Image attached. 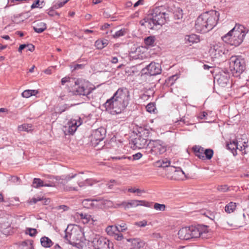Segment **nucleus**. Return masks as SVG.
Instances as JSON below:
<instances>
[{
    "label": "nucleus",
    "mask_w": 249,
    "mask_h": 249,
    "mask_svg": "<svg viewBox=\"0 0 249 249\" xmlns=\"http://www.w3.org/2000/svg\"><path fill=\"white\" fill-rule=\"evenodd\" d=\"M31 129V125L29 124H23L18 126V130L19 131H28Z\"/></svg>",
    "instance_id": "37998d69"
},
{
    "label": "nucleus",
    "mask_w": 249,
    "mask_h": 249,
    "mask_svg": "<svg viewBox=\"0 0 249 249\" xmlns=\"http://www.w3.org/2000/svg\"><path fill=\"white\" fill-rule=\"evenodd\" d=\"M125 32H126L125 29H122L119 31L116 32L115 33L114 35H113L112 36L113 38H118L120 36H124L125 34Z\"/></svg>",
    "instance_id": "ea45409f"
},
{
    "label": "nucleus",
    "mask_w": 249,
    "mask_h": 249,
    "mask_svg": "<svg viewBox=\"0 0 249 249\" xmlns=\"http://www.w3.org/2000/svg\"><path fill=\"white\" fill-rule=\"evenodd\" d=\"M166 206L164 204H161L155 203L154 205V208L157 211H164L165 210Z\"/></svg>",
    "instance_id": "58836bf2"
},
{
    "label": "nucleus",
    "mask_w": 249,
    "mask_h": 249,
    "mask_svg": "<svg viewBox=\"0 0 249 249\" xmlns=\"http://www.w3.org/2000/svg\"><path fill=\"white\" fill-rule=\"evenodd\" d=\"M70 0H65L63 1H58L53 5V8L55 9H58L62 7L65 4L67 3Z\"/></svg>",
    "instance_id": "49530a36"
},
{
    "label": "nucleus",
    "mask_w": 249,
    "mask_h": 249,
    "mask_svg": "<svg viewBox=\"0 0 249 249\" xmlns=\"http://www.w3.org/2000/svg\"><path fill=\"white\" fill-rule=\"evenodd\" d=\"M146 149L148 154L158 156L166 152V147L160 140L150 141L148 147H146Z\"/></svg>",
    "instance_id": "0eeeda50"
},
{
    "label": "nucleus",
    "mask_w": 249,
    "mask_h": 249,
    "mask_svg": "<svg viewBox=\"0 0 249 249\" xmlns=\"http://www.w3.org/2000/svg\"><path fill=\"white\" fill-rule=\"evenodd\" d=\"M228 51L222 42L213 41L210 43L209 53L212 58H219Z\"/></svg>",
    "instance_id": "423d86ee"
},
{
    "label": "nucleus",
    "mask_w": 249,
    "mask_h": 249,
    "mask_svg": "<svg viewBox=\"0 0 249 249\" xmlns=\"http://www.w3.org/2000/svg\"><path fill=\"white\" fill-rule=\"evenodd\" d=\"M75 87L74 92L75 94L86 96L89 95L94 89L89 87V84L81 80L77 79L75 81Z\"/></svg>",
    "instance_id": "1a4fd4ad"
},
{
    "label": "nucleus",
    "mask_w": 249,
    "mask_h": 249,
    "mask_svg": "<svg viewBox=\"0 0 249 249\" xmlns=\"http://www.w3.org/2000/svg\"><path fill=\"white\" fill-rule=\"evenodd\" d=\"M25 49H27V51L33 52L35 50V46L32 44H28L26 45V48Z\"/></svg>",
    "instance_id": "bf43d9fd"
},
{
    "label": "nucleus",
    "mask_w": 249,
    "mask_h": 249,
    "mask_svg": "<svg viewBox=\"0 0 249 249\" xmlns=\"http://www.w3.org/2000/svg\"><path fill=\"white\" fill-rule=\"evenodd\" d=\"M236 208V204L233 202H230L225 207V211L227 213H230L234 211Z\"/></svg>",
    "instance_id": "bb28decb"
},
{
    "label": "nucleus",
    "mask_w": 249,
    "mask_h": 249,
    "mask_svg": "<svg viewBox=\"0 0 249 249\" xmlns=\"http://www.w3.org/2000/svg\"><path fill=\"white\" fill-rule=\"evenodd\" d=\"M155 42L154 36H149L144 39V43L147 46H153Z\"/></svg>",
    "instance_id": "f704fd0d"
},
{
    "label": "nucleus",
    "mask_w": 249,
    "mask_h": 249,
    "mask_svg": "<svg viewBox=\"0 0 249 249\" xmlns=\"http://www.w3.org/2000/svg\"><path fill=\"white\" fill-rule=\"evenodd\" d=\"M236 144H237V148L236 149H239L240 151H242L244 150V147L243 145H245L246 144V141H236Z\"/></svg>",
    "instance_id": "09e8293b"
},
{
    "label": "nucleus",
    "mask_w": 249,
    "mask_h": 249,
    "mask_svg": "<svg viewBox=\"0 0 249 249\" xmlns=\"http://www.w3.org/2000/svg\"><path fill=\"white\" fill-rule=\"evenodd\" d=\"M130 94L126 88H119L104 104V107L110 114H119L123 111L129 104Z\"/></svg>",
    "instance_id": "f257e3e1"
},
{
    "label": "nucleus",
    "mask_w": 249,
    "mask_h": 249,
    "mask_svg": "<svg viewBox=\"0 0 249 249\" xmlns=\"http://www.w3.org/2000/svg\"><path fill=\"white\" fill-rule=\"evenodd\" d=\"M150 131L148 129H141V131L138 132L137 137L132 141L135 148L141 149L148 147L147 140Z\"/></svg>",
    "instance_id": "39448f33"
},
{
    "label": "nucleus",
    "mask_w": 249,
    "mask_h": 249,
    "mask_svg": "<svg viewBox=\"0 0 249 249\" xmlns=\"http://www.w3.org/2000/svg\"><path fill=\"white\" fill-rule=\"evenodd\" d=\"M247 32L241 25H236L227 35L223 40L231 45L238 46L243 41Z\"/></svg>",
    "instance_id": "f03ea898"
},
{
    "label": "nucleus",
    "mask_w": 249,
    "mask_h": 249,
    "mask_svg": "<svg viewBox=\"0 0 249 249\" xmlns=\"http://www.w3.org/2000/svg\"><path fill=\"white\" fill-rule=\"evenodd\" d=\"M231 71L233 74L238 75L242 73L245 68V60L241 56H232L229 59Z\"/></svg>",
    "instance_id": "20e7f679"
},
{
    "label": "nucleus",
    "mask_w": 249,
    "mask_h": 249,
    "mask_svg": "<svg viewBox=\"0 0 249 249\" xmlns=\"http://www.w3.org/2000/svg\"><path fill=\"white\" fill-rule=\"evenodd\" d=\"M208 115V113L205 112H203V122H208V123H212L213 122L215 118L214 117L211 116L209 118H208L207 116Z\"/></svg>",
    "instance_id": "79ce46f5"
},
{
    "label": "nucleus",
    "mask_w": 249,
    "mask_h": 249,
    "mask_svg": "<svg viewBox=\"0 0 249 249\" xmlns=\"http://www.w3.org/2000/svg\"><path fill=\"white\" fill-rule=\"evenodd\" d=\"M170 161L167 160H163L160 164V166L163 167H168L170 165Z\"/></svg>",
    "instance_id": "4d7b16f0"
},
{
    "label": "nucleus",
    "mask_w": 249,
    "mask_h": 249,
    "mask_svg": "<svg viewBox=\"0 0 249 249\" xmlns=\"http://www.w3.org/2000/svg\"><path fill=\"white\" fill-rule=\"evenodd\" d=\"M41 245L45 248H50L53 245L52 240L47 237L44 236L40 239Z\"/></svg>",
    "instance_id": "a878e982"
},
{
    "label": "nucleus",
    "mask_w": 249,
    "mask_h": 249,
    "mask_svg": "<svg viewBox=\"0 0 249 249\" xmlns=\"http://www.w3.org/2000/svg\"><path fill=\"white\" fill-rule=\"evenodd\" d=\"M227 147L228 149L231 150L232 152H233V151L236 150L237 147L236 141H233L232 142H231L230 143H228L227 144Z\"/></svg>",
    "instance_id": "e433bc0d"
},
{
    "label": "nucleus",
    "mask_w": 249,
    "mask_h": 249,
    "mask_svg": "<svg viewBox=\"0 0 249 249\" xmlns=\"http://www.w3.org/2000/svg\"><path fill=\"white\" fill-rule=\"evenodd\" d=\"M80 217L81 219H83V222L84 224L89 223L92 219L91 215L86 213H80Z\"/></svg>",
    "instance_id": "72a5a7b5"
},
{
    "label": "nucleus",
    "mask_w": 249,
    "mask_h": 249,
    "mask_svg": "<svg viewBox=\"0 0 249 249\" xmlns=\"http://www.w3.org/2000/svg\"><path fill=\"white\" fill-rule=\"evenodd\" d=\"M38 92L37 90L27 89L25 90L21 94L22 96L24 98H29L33 95H36Z\"/></svg>",
    "instance_id": "cd10ccee"
},
{
    "label": "nucleus",
    "mask_w": 249,
    "mask_h": 249,
    "mask_svg": "<svg viewBox=\"0 0 249 249\" xmlns=\"http://www.w3.org/2000/svg\"><path fill=\"white\" fill-rule=\"evenodd\" d=\"M119 228L118 226L109 225L108 226L106 229V231L107 234L111 236H113L116 232H118Z\"/></svg>",
    "instance_id": "5701e85b"
},
{
    "label": "nucleus",
    "mask_w": 249,
    "mask_h": 249,
    "mask_svg": "<svg viewBox=\"0 0 249 249\" xmlns=\"http://www.w3.org/2000/svg\"><path fill=\"white\" fill-rule=\"evenodd\" d=\"M217 189L221 192H226L229 190V187L227 185H218Z\"/></svg>",
    "instance_id": "8fccbe9b"
},
{
    "label": "nucleus",
    "mask_w": 249,
    "mask_h": 249,
    "mask_svg": "<svg viewBox=\"0 0 249 249\" xmlns=\"http://www.w3.org/2000/svg\"><path fill=\"white\" fill-rule=\"evenodd\" d=\"M114 237V239L117 241H121L122 240L123 238V235L121 233H116L113 236Z\"/></svg>",
    "instance_id": "5fc2aeb1"
},
{
    "label": "nucleus",
    "mask_w": 249,
    "mask_h": 249,
    "mask_svg": "<svg viewBox=\"0 0 249 249\" xmlns=\"http://www.w3.org/2000/svg\"><path fill=\"white\" fill-rule=\"evenodd\" d=\"M77 176L76 174H71L66 176H62L60 177H55L54 178L59 183L63 185L66 184L71 179L75 178Z\"/></svg>",
    "instance_id": "a211bd4d"
},
{
    "label": "nucleus",
    "mask_w": 249,
    "mask_h": 249,
    "mask_svg": "<svg viewBox=\"0 0 249 249\" xmlns=\"http://www.w3.org/2000/svg\"><path fill=\"white\" fill-rule=\"evenodd\" d=\"M86 185H88L89 186H91L93 183V180L91 179H86L85 180Z\"/></svg>",
    "instance_id": "0e129e2a"
},
{
    "label": "nucleus",
    "mask_w": 249,
    "mask_h": 249,
    "mask_svg": "<svg viewBox=\"0 0 249 249\" xmlns=\"http://www.w3.org/2000/svg\"><path fill=\"white\" fill-rule=\"evenodd\" d=\"M33 241L31 240L24 241L21 243L22 249H34Z\"/></svg>",
    "instance_id": "c756f323"
},
{
    "label": "nucleus",
    "mask_w": 249,
    "mask_h": 249,
    "mask_svg": "<svg viewBox=\"0 0 249 249\" xmlns=\"http://www.w3.org/2000/svg\"><path fill=\"white\" fill-rule=\"evenodd\" d=\"M174 15L176 19H181L183 17L182 10L179 8H178L174 13Z\"/></svg>",
    "instance_id": "4c0bfd02"
},
{
    "label": "nucleus",
    "mask_w": 249,
    "mask_h": 249,
    "mask_svg": "<svg viewBox=\"0 0 249 249\" xmlns=\"http://www.w3.org/2000/svg\"><path fill=\"white\" fill-rule=\"evenodd\" d=\"M218 15L219 14L214 10H211L203 13V20H205V25H204L205 32H209L215 26L218 19Z\"/></svg>",
    "instance_id": "6e6552de"
},
{
    "label": "nucleus",
    "mask_w": 249,
    "mask_h": 249,
    "mask_svg": "<svg viewBox=\"0 0 249 249\" xmlns=\"http://www.w3.org/2000/svg\"><path fill=\"white\" fill-rule=\"evenodd\" d=\"M146 110L149 112H154L156 109L155 104L152 103H149L146 106Z\"/></svg>",
    "instance_id": "a18cd8bd"
},
{
    "label": "nucleus",
    "mask_w": 249,
    "mask_h": 249,
    "mask_svg": "<svg viewBox=\"0 0 249 249\" xmlns=\"http://www.w3.org/2000/svg\"><path fill=\"white\" fill-rule=\"evenodd\" d=\"M43 3V0H37L32 4L31 8V9H34L35 8H41L42 6H40V5H42Z\"/></svg>",
    "instance_id": "a19ab883"
},
{
    "label": "nucleus",
    "mask_w": 249,
    "mask_h": 249,
    "mask_svg": "<svg viewBox=\"0 0 249 249\" xmlns=\"http://www.w3.org/2000/svg\"><path fill=\"white\" fill-rule=\"evenodd\" d=\"M64 189L66 191H77V189L76 188L74 187H70V186H66L64 188Z\"/></svg>",
    "instance_id": "69168bd1"
},
{
    "label": "nucleus",
    "mask_w": 249,
    "mask_h": 249,
    "mask_svg": "<svg viewBox=\"0 0 249 249\" xmlns=\"http://www.w3.org/2000/svg\"><path fill=\"white\" fill-rule=\"evenodd\" d=\"M195 27L198 32H201L202 31V17L201 15L199 16L196 21Z\"/></svg>",
    "instance_id": "c85d7f7f"
},
{
    "label": "nucleus",
    "mask_w": 249,
    "mask_h": 249,
    "mask_svg": "<svg viewBox=\"0 0 249 249\" xmlns=\"http://www.w3.org/2000/svg\"><path fill=\"white\" fill-rule=\"evenodd\" d=\"M65 235L64 238L70 244L74 245L76 244V242L80 240L79 232L76 229H72L70 231H69V227L65 231Z\"/></svg>",
    "instance_id": "f8f14e48"
},
{
    "label": "nucleus",
    "mask_w": 249,
    "mask_h": 249,
    "mask_svg": "<svg viewBox=\"0 0 249 249\" xmlns=\"http://www.w3.org/2000/svg\"><path fill=\"white\" fill-rule=\"evenodd\" d=\"M142 157V154L138 152L133 155V159L134 160H139Z\"/></svg>",
    "instance_id": "680f3d73"
},
{
    "label": "nucleus",
    "mask_w": 249,
    "mask_h": 249,
    "mask_svg": "<svg viewBox=\"0 0 249 249\" xmlns=\"http://www.w3.org/2000/svg\"><path fill=\"white\" fill-rule=\"evenodd\" d=\"M207 226L203 225V238H210L212 236V232L209 229Z\"/></svg>",
    "instance_id": "473e14b6"
},
{
    "label": "nucleus",
    "mask_w": 249,
    "mask_h": 249,
    "mask_svg": "<svg viewBox=\"0 0 249 249\" xmlns=\"http://www.w3.org/2000/svg\"><path fill=\"white\" fill-rule=\"evenodd\" d=\"M106 130L103 127H100L93 131L91 136L96 141H102L106 134Z\"/></svg>",
    "instance_id": "f3484780"
},
{
    "label": "nucleus",
    "mask_w": 249,
    "mask_h": 249,
    "mask_svg": "<svg viewBox=\"0 0 249 249\" xmlns=\"http://www.w3.org/2000/svg\"><path fill=\"white\" fill-rule=\"evenodd\" d=\"M149 15L152 18L154 24L162 25L166 21V13L162 12L161 8L158 7L154 8L150 11Z\"/></svg>",
    "instance_id": "9d476101"
},
{
    "label": "nucleus",
    "mask_w": 249,
    "mask_h": 249,
    "mask_svg": "<svg viewBox=\"0 0 249 249\" xmlns=\"http://www.w3.org/2000/svg\"><path fill=\"white\" fill-rule=\"evenodd\" d=\"M147 221L144 220L141 221L136 222L135 225L140 227H144L147 225Z\"/></svg>",
    "instance_id": "6e6d98bb"
},
{
    "label": "nucleus",
    "mask_w": 249,
    "mask_h": 249,
    "mask_svg": "<svg viewBox=\"0 0 249 249\" xmlns=\"http://www.w3.org/2000/svg\"><path fill=\"white\" fill-rule=\"evenodd\" d=\"M229 75L228 73H220L215 76L214 80H216L217 84L221 87H225L229 82Z\"/></svg>",
    "instance_id": "2eb2a0df"
},
{
    "label": "nucleus",
    "mask_w": 249,
    "mask_h": 249,
    "mask_svg": "<svg viewBox=\"0 0 249 249\" xmlns=\"http://www.w3.org/2000/svg\"><path fill=\"white\" fill-rule=\"evenodd\" d=\"M102 200L99 199H85L84 200H83V201L82 202V204H83V205L85 207H86L87 208H90L91 207H94V202L96 201V202H98V201H101Z\"/></svg>",
    "instance_id": "393cba45"
},
{
    "label": "nucleus",
    "mask_w": 249,
    "mask_h": 249,
    "mask_svg": "<svg viewBox=\"0 0 249 249\" xmlns=\"http://www.w3.org/2000/svg\"><path fill=\"white\" fill-rule=\"evenodd\" d=\"M143 2V0H139L134 4V7H137L140 4H142Z\"/></svg>",
    "instance_id": "774afa93"
},
{
    "label": "nucleus",
    "mask_w": 249,
    "mask_h": 249,
    "mask_svg": "<svg viewBox=\"0 0 249 249\" xmlns=\"http://www.w3.org/2000/svg\"><path fill=\"white\" fill-rule=\"evenodd\" d=\"M244 150L242 152L244 154H246L249 153V145L247 143L245 145H243Z\"/></svg>",
    "instance_id": "052dcab7"
},
{
    "label": "nucleus",
    "mask_w": 249,
    "mask_h": 249,
    "mask_svg": "<svg viewBox=\"0 0 249 249\" xmlns=\"http://www.w3.org/2000/svg\"><path fill=\"white\" fill-rule=\"evenodd\" d=\"M44 181L40 178H35L33 182V186L36 188L43 187Z\"/></svg>",
    "instance_id": "2f4dec72"
},
{
    "label": "nucleus",
    "mask_w": 249,
    "mask_h": 249,
    "mask_svg": "<svg viewBox=\"0 0 249 249\" xmlns=\"http://www.w3.org/2000/svg\"><path fill=\"white\" fill-rule=\"evenodd\" d=\"M70 78L69 77H65L61 79V84L64 85L66 83L70 82Z\"/></svg>",
    "instance_id": "e2e57ef3"
},
{
    "label": "nucleus",
    "mask_w": 249,
    "mask_h": 249,
    "mask_svg": "<svg viewBox=\"0 0 249 249\" xmlns=\"http://www.w3.org/2000/svg\"><path fill=\"white\" fill-rule=\"evenodd\" d=\"M203 154L205 155L206 158L208 160H210L213 156V151L211 149H206Z\"/></svg>",
    "instance_id": "c9c22d12"
},
{
    "label": "nucleus",
    "mask_w": 249,
    "mask_h": 249,
    "mask_svg": "<svg viewBox=\"0 0 249 249\" xmlns=\"http://www.w3.org/2000/svg\"><path fill=\"white\" fill-rule=\"evenodd\" d=\"M46 24L42 22H35L33 29L37 33H42L46 29Z\"/></svg>",
    "instance_id": "aec40b11"
},
{
    "label": "nucleus",
    "mask_w": 249,
    "mask_h": 249,
    "mask_svg": "<svg viewBox=\"0 0 249 249\" xmlns=\"http://www.w3.org/2000/svg\"><path fill=\"white\" fill-rule=\"evenodd\" d=\"M201 226L198 227L191 226L183 227L178 232V237L181 240H189L200 237L202 234Z\"/></svg>",
    "instance_id": "7ed1b4c3"
},
{
    "label": "nucleus",
    "mask_w": 249,
    "mask_h": 249,
    "mask_svg": "<svg viewBox=\"0 0 249 249\" xmlns=\"http://www.w3.org/2000/svg\"><path fill=\"white\" fill-rule=\"evenodd\" d=\"M82 123V121L80 117H77V119L71 120L68 123V126H65V131H67L70 134L72 135L77 130V127Z\"/></svg>",
    "instance_id": "ddd939ff"
},
{
    "label": "nucleus",
    "mask_w": 249,
    "mask_h": 249,
    "mask_svg": "<svg viewBox=\"0 0 249 249\" xmlns=\"http://www.w3.org/2000/svg\"><path fill=\"white\" fill-rule=\"evenodd\" d=\"M92 244L94 249H114L113 242L102 236L95 237Z\"/></svg>",
    "instance_id": "9b49d317"
},
{
    "label": "nucleus",
    "mask_w": 249,
    "mask_h": 249,
    "mask_svg": "<svg viewBox=\"0 0 249 249\" xmlns=\"http://www.w3.org/2000/svg\"><path fill=\"white\" fill-rule=\"evenodd\" d=\"M0 231L3 234L8 235L12 231V227L9 222H3L0 225Z\"/></svg>",
    "instance_id": "6ab92c4d"
},
{
    "label": "nucleus",
    "mask_w": 249,
    "mask_h": 249,
    "mask_svg": "<svg viewBox=\"0 0 249 249\" xmlns=\"http://www.w3.org/2000/svg\"><path fill=\"white\" fill-rule=\"evenodd\" d=\"M127 241L131 243V249H140L145 245V243L138 238L127 239Z\"/></svg>",
    "instance_id": "dca6fc26"
},
{
    "label": "nucleus",
    "mask_w": 249,
    "mask_h": 249,
    "mask_svg": "<svg viewBox=\"0 0 249 249\" xmlns=\"http://www.w3.org/2000/svg\"><path fill=\"white\" fill-rule=\"evenodd\" d=\"M26 233L29 234L30 236L33 237L37 233L36 229L28 228L26 229Z\"/></svg>",
    "instance_id": "de8ad7c7"
},
{
    "label": "nucleus",
    "mask_w": 249,
    "mask_h": 249,
    "mask_svg": "<svg viewBox=\"0 0 249 249\" xmlns=\"http://www.w3.org/2000/svg\"><path fill=\"white\" fill-rule=\"evenodd\" d=\"M120 206H122L125 209H129L131 207H136L139 206L138 200H132L128 202H123Z\"/></svg>",
    "instance_id": "412c9836"
},
{
    "label": "nucleus",
    "mask_w": 249,
    "mask_h": 249,
    "mask_svg": "<svg viewBox=\"0 0 249 249\" xmlns=\"http://www.w3.org/2000/svg\"><path fill=\"white\" fill-rule=\"evenodd\" d=\"M139 206H143L146 207H150L151 203L145 200H138Z\"/></svg>",
    "instance_id": "603ef678"
},
{
    "label": "nucleus",
    "mask_w": 249,
    "mask_h": 249,
    "mask_svg": "<svg viewBox=\"0 0 249 249\" xmlns=\"http://www.w3.org/2000/svg\"><path fill=\"white\" fill-rule=\"evenodd\" d=\"M85 67L84 64H75L71 67L72 71L78 70L80 69H83Z\"/></svg>",
    "instance_id": "3c124183"
},
{
    "label": "nucleus",
    "mask_w": 249,
    "mask_h": 249,
    "mask_svg": "<svg viewBox=\"0 0 249 249\" xmlns=\"http://www.w3.org/2000/svg\"><path fill=\"white\" fill-rule=\"evenodd\" d=\"M201 148V147L199 145H195L192 148V150L195 154V156H197L200 159H201L202 157L201 152L200 151ZM201 151H202V150H201Z\"/></svg>",
    "instance_id": "7c9ffc66"
},
{
    "label": "nucleus",
    "mask_w": 249,
    "mask_h": 249,
    "mask_svg": "<svg viewBox=\"0 0 249 249\" xmlns=\"http://www.w3.org/2000/svg\"><path fill=\"white\" fill-rule=\"evenodd\" d=\"M153 20H152V18L149 15V17L147 18L146 20L145 21L144 23L141 21V24L142 25H144L145 27H147L150 29H153L154 26L157 25V24H154L153 22Z\"/></svg>",
    "instance_id": "b1692460"
},
{
    "label": "nucleus",
    "mask_w": 249,
    "mask_h": 249,
    "mask_svg": "<svg viewBox=\"0 0 249 249\" xmlns=\"http://www.w3.org/2000/svg\"><path fill=\"white\" fill-rule=\"evenodd\" d=\"M186 43H197L200 41L199 37L198 36L195 34H192L188 36H186L185 37Z\"/></svg>",
    "instance_id": "4be33fe9"
},
{
    "label": "nucleus",
    "mask_w": 249,
    "mask_h": 249,
    "mask_svg": "<svg viewBox=\"0 0 249 249\" xmlns=\"http://www.w3.org/2000/svg\"><path fill=\"white\" fill-rule=\"evenodd\" d=\"M171 170L172 171H174L175 175H178L180 176L184 174V173L182 170H178L174 167H171Z\"/></svg>",
    "instance_id": "864d4df0"
},
{
    "label": "nucleus",
    "mask_w": 249,
    "mask_h": 249,
    "mask_svg": "<svg viewBox=\"0 0 249 249\" xmlns=\"http://www.w3.org/2000/svg\"><path fill=\"white\" fill-rule=\"evenodd\" d=\"M54 185L52 182L46 183L44 182L43 187H53Z\"/></svg>",
    "instance_id": "338daca9"
},
{
    "label": "nucleus",
    "mask_w": 249,
    "mask_h": 249,
    "mask_svg": "<svg viewBox=\"0 0 249 249\" xmlns=\"http://www.w3.org/2000/svg\"><path fill=\"white\" fill-rule=\"evenodd\" d=\"M147 70L146 73L151 76L156 75L161 73V66L159 63L151 62L145 68Z\"/></svg>",
    "instance_id": "4468645a"
},
{
    "label": "nucleus",
    "mask_w": 249,
    "mask_h": 249,
    "mask_svg": "<svg viewBox=\"0 0 249 249\" xmlns=\"http://www.w3.org/2000/svg\"><path fill=\"white\" fill-rule=\"evenodd\" d=\"M116 226H118V228H119V227H120L121 229H119L118 232H124L126 230H127V227L126 226V224L124 222H121L120 224H118Z\"/></svg>",
    "instance_id": "c03bdc74"
},
{
    "label": "nucleus",
    "mask_w": 249,
    "mask_h": 249,
    "mask_svg": "<svg viewBox=\"0 0 249 249\" xmlns=\"http://www.w3.org/2000/svg\"><path fill=\"white\" fill-rule=\"evenodd\" d=\"M43 199V198L41 197H33L32 198V199L30 200V203L31 204H35L37 202L39 201H41Z\"/></svg>",
    "instance_id": "13d9d810"
}]
</instances>
